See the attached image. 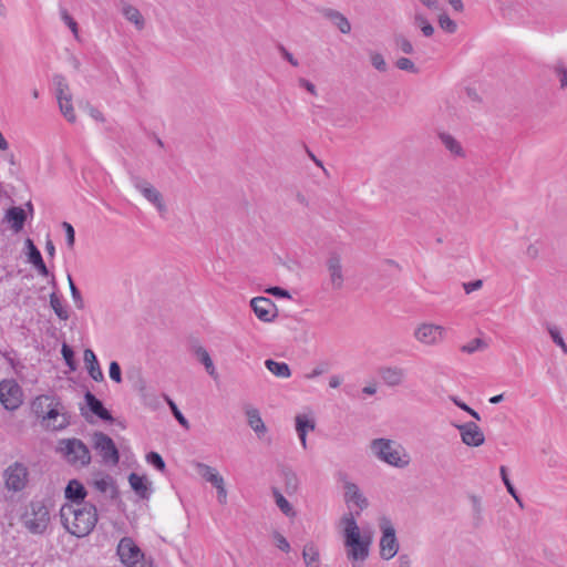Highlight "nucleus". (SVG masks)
<instances>
[{
	"label": "nucleus",
	"instance_id": "dca6fc26",
	"mask_svg": "<svg viewBox=\"0 0 567 567\" xmlns=\"http://www.w3.org/2000/svg\"><path fill=\"white\" fill-rule=\"evenodd\" d=\"M378 374L382 382L391 388L402 385L406 379L405 369L398 365H382L378 369Z\"/></svg>",
	"mask_w": 567,
	"mask_h": 567
},
{
	"label": "nucleus",
	"instance_id": "6ab92c4d",
	"mask_svg": "<svg viewBox=\"0 0 567 567\" xmlns=\"http://www.w3.org/2000/svg\"><path fill=\"white\" fill-rule=\"evenodd\" d=\"M86 496V489L82 483L76 480H72L65 487V498L71 502L70 505L84 504Z\"/></svg>",
	"mask_w": 567,
	"mask_h": 567
},
{
	"label": "nucleus",
	"instance_id": "1a4fd4ad",
	"mask_svg": "<svg viewBox=\"0 0 567 567\" xmlns=\"http://www.w3.org/2000/svg\"><path fill=\"white\" fill-rule=\"evenodd\" d=\"M21 386L13 379H6L0 382V402L4 409L14 411L23 402Z\"/></svg>",
	"mask_w": 567,
	"mask_h": 567
},
{
	"label": "nucleus",
	"instance_id": "c756f323",
	"mask_svg": "<svg viewBox=\"0 0 567 567\" xmlns=\"http://www.w3.org/2000/svg\"><path fill=\"white\" fill-rule=\"evenodd\" d=\"M439 137L442 144L445 146L446 150L450 151L451 154H453L454 156L464 157L465 153L461 143L456 141L451 134L440 133Z\"/></svg>",
	"mask_w": 567,
	"mask_h": 567
},
{
	"label": "nucleus",
	"instance_id": "e2e57ef3",
	"mask_svg": "<svg viewBox=\"0 0 567 567\" xmlns=\"http://www.w3.org/2000/svg\"><path fill=\"white\" fill-rule=\"evenodd\" d=\"M482 286H483V281L481 279L463 284V288L466 293H471L475 290H478L482 288Z\"/></svg>",
	"mask_w": 567,
	"mask_h": 567
},
{
	"label": "nucleus",
	"instance_id": "a18cd8bd",
	"mask_svg": "<svg viewBox=\"0 0 567 567\" xmlns=\"http://www.w3.org/2000/svg\"><path fill=\"white\" fill-rule=\"evenodd\" d=\"M395 47L405 54H413L414 48L409 39L402 34H398L394 38Z\"/></svg>",
	"mask_w": 567,
	"mask_h": 567
},
{
	"label": "nucleus",
	"instance_id": "4d7b16f0",
	"mask_svg": "<svg viewBox=\"0 0 567 567\" xmlns=\"http://www.w3.org/2000/svg\"><path fill=\"white\" fill-rule=\"evenodd\" d=\"M62 227L65 230L66 244H68L69 248H73L74 241H75V231H74L73 226L70 223L64 221L62 224Z\"/></svg>",
	"mask_w": 567,
	"mask_h": 567
},
{
	"label": "nucleus",
	"instance_id": "864d4df0",
	"mask_svg": "<svg viewBox=\"0 0 567 567\" xmlns=\"http://www.w3.org/2000/svg\"><path fill=\"white\" fill-rule=\"evenodd\" d=\"M110 378L116 383L122 382L121 367L116 361H112L109 368Z\"/></svg>",
	"mask_w": 567,
	"mask_h": 567
},
{
	"label": "nucleus",
	"instance_id": "2f4dec72",
	"mask_svg": "<svg viewBox=\"0 0 567 567\" xmlns=\"http://www.w3.org/2000/svg\"><path fill=\"white\" fill-rule=\"evenodd\" d=\"M194 353L198 361L205 367L207 373L210 377H216V369L207 350L202 346H197L194 348Z\"/></svg>",
	"mask_w": 567,
	"mask_h": 567
},
{
	"label": "nucleus",
	"instance_id": "72a5a7b5",
	"mask_svg": "<svg viewBox=\"0 0 567 567\" xmlns=\"http://www.w3.org/2000/svg\"><path fill=\"white\" fill-rule=\"evenodd\" d=\"M50 306L53 309L54 313L62 321H66L69 319V311L63 306V300L58 296L55 291L50 295Z\"/></svg>",
	"mask_w": 567,
	"mask_h": 567
},
{
	"label": "nucleus",
	"instance_id": "a19ab883",
	"mask_svg": "<svg viewBox=\"0 0 567 567\" xmlns=\"http://www.w3.org/2000/svg\"><path fill=\"white\" fill-rule=\"evenodd\" d=\"M164 399L169 406L174 417L177 420V422L185 429L189 427V423L187 419L183 415V413L177 408L176 403L166 394H164Z\"/></svg>",
	"mask_w": 567,
	"mask_h": 567
},
{
	"label": "nucleus",
	"instance_id": "3c124183",
	"mask_svg": "<svg viewBox=\"0 0 567 567\" xmlns=\"http://www.w3.org/2000/svg\"><path fill=\"white\" fill-rule=\"evenodd\" d=\"M395 65H396L398 69H400L402 71H408V72H411V73H417V68L415 66L413 61L408 59V58H400V59H398Z\"/></svg>",
	"mask_w": 567,
	"mask_h": 567
},
{
	"label": "nucleus",
	"instance_id": "49530a36",
	"mask_svg": "<svg viewBox=\"0 0 567 567\" xmlns=\"http://www.w3.org/2000/svg\"><path fill=\"white\" fill-rule=\"evenodd\" d=\"M68 281H69V286H70L71 296H72V299H73L76 308L83 309L84 301H83L82 295H81L80 290L78 289V287L75 286L71 275H68Z\"/></svg>",
	"mask_w": 567,
	"mask_h": 567
},
{
	"label": "nucleus",
	"instance_id": "0e129e2a",
	"mask_svg": "<svg viewBox=\"0 0 567 567\" xmlns=\"http://www.w3.org/2000/svg\"><path fill=\"white\" fill-rule=\"evenodd\" d=\"M267 292L279 298H290L289 291L281 287H270Z\"/></svg>",
	"mask_w": 567,
	"mask_h": 567
},
{
	"label": "nucleus",
	"instance_id": "e433bc0d",
	"mask_svg": "<svg viewBox=\"0 0 567 567\" xmlns=\"http://www.w3.org/2000/svg\"><path fill=\"white\" fill-rule=\"evenodd\" d=\"M413 24L419 28L422 34L426 38H430L434 33L433 25L429 22V20L422 14L416 12L413 18Z\"/></svg>",
	"mask_w": 567,
	"mask_h": 567
},
{
	"label": "nucleus",
	"instance_id": "09e8293b",
	"mask_svg": "<svg viewBox=\"0 0 567 567\" xmlns=\"http://www.w3.org/2000/svg\"><path fill=\"white\" fill-rule=\"evenodd\" d=\"M146 462L156 470L164 472L166 465L163 457L157 452H150L146 455Z\"/></svg>",
	"mask_w": 567,
	"mask_h": 567
},
{
	"label": "nucleus",
	"instance_id": "bb28decb",
	"mask_svg": "<svg viewBox=\"0 0 567 567\" xmlns=\"http://www.w3.org/2000/svg\"><path fill=\"white\" fill-rule=\"evenodd\" d=\"M315 429V422L306 415H297L296 431L303 449L307 447V432Z\"/></svg>",
	"mask_w": 567,
	"mask_h": 567
},
{
	"label": "nucleus",
	"instance_id": "c9c22d12",
	"mask_svg": "<svg viewBox=\"0 0 567 567\" xmlns=\"http://www.w3.org/2000/svg\"><path fill=\"white\" fill-rule=\"evenodd\" d=\"M54 87H55V94L56 99L60 100L64 97L72 96L70 93L69 84L65 80V78L61 74H55L52 79Z\"/></svg>",
	"mask_w": 567,
	"mask_h": 567
},
{
	"label": "nucleus",
	"instance_id": "774afa93",
	"mask_svg": "<svg viewBox=\"0 0 567 567\" xmlns=\"http://www.w3.org/2000/svg\"><path fill=\"white\" fill-rule=\"evenodd\" d=\"M398 567H411V559L409 555L402 554L399 556Z\"/></svg>",
	"mask_w": 567,
	"mask_h": 567
},
{
	"label": "nucleus",
	"instance_id": "603ef678",
	"mask_svg": "<svg viewBox=\"0 0 567 567\" xmlns=\"http://www.w3.org/2000/svg\"><path fill=\"white\" fill-rule=\"evenodd\" d=\"M555 72L559 80L560 87L566 89L567 87V69L565 68V65L563 63H558L555 66Z\"/></svg>",
	"mask_w": 567,
	"mask_h": 567
},
{
	"label": "nucleus",
	"instance_id": "f03ea898",
	"mask_svg": "<svg viewBox=\"0 0 567 567\" xmlns=\"http://www.w3.org/2000/svg\"><path fill=\"white\" fill-rule=\"evenodd\" d=\"M343 525V543L347 558L352 563V567H363L364 560L369 556L371 536L361 534L353 514H347L341 518Z\"/></svg>",
	"mask_w": 567,
	"mask_h": 567
},
{
	"label": "nucleus",
	"instance_id": "58836bf2",
	"mask_svg": "<svg viewBox=\"0 0 567 567\" xmlns=\"http://www.w3.org/2000/svg\"><path fill=\"white\" fill-rule=\"evenodd\" d=\"M274 497L276 505L279 507V509L288 517H292L296 515V512L293 511V507L291 504L286 499V497L277 489H274Z\"/></svg>",
	"mask_w": 567,
	"mask_h": 567
},
{
	"label": "nucleus",
	"instance_id": "ea45409f",
	"mask_svg": "<svg viewBox=\"0 0 567 567\" xmlns=\"http://www.w3.org/2000/svg\"><path fill=\"white\" fill-rule=\"evenodd\" d=\"M282 476H284V481H285L286 492L289 494L297 492L298 485H299V480H298L296 473L291 470H284Z\"/></svg>",
	"mask_w": 567,
	"mask_h": 567
},
{
	"label": "nucleus",
	"instance_id": "393cba45",
	"mask_svg": "<svg viewBox=\"0 0 567 567\" xmlns=\"http://www.w3.org/2000/svg\"><path fill=\"white\" fill-rule=\"evenodd\" d=\"M323 17L329 19L342 33H349L351 31V24L349 20L339 11L333 9H323Z\"/></svg>",
	"mask_w": 567,
	"mask_h": 567
},
{
	"label": "nucleus",
	"instance_id": "b1692460",
	"mask_svg": "<svg viewBox=\"0 0 567 567\" xmlns=\"http://www.w3.org/2000/svg\"><path fill=\"white\" fill-rule=\"evenodd\" d=\"M6 218L11 224L12 230L19 233L24 226L27 214L23 208L13 206L7 210Z\"/></svg>",
	"mask_w": 567,
	"mask_h": 567
},
{
	"label": "nucleus",
	"instance_id": "79ce46f5",
	"mask_svg": "<svg viewBox=\"0 0 567 567\" xmlns=\"http://www.w3.org/2000/svg\"><path fill=\"white\" fill-rule=\"evenodd\" d=\"M547 331H548L553 342L555 344H557L565 354H567V344L564 341L559 329L556 326H548Z\"/></svg>",
	"mask_w": 567,
	"mask_h": 567
},
{
	"label": "nucleus",
	"instance_id": "412c9836",
	"mask_svg": "<svg viewBox=\"0 0 567 567\" xmlns=\"http://www.w3.org/2000/svg\"><path fill=\"white\" fill-rule=\"evenodd\" d=\"M84 363L86 365L87 372L90 377L96 381L101 382L104 380V374L102 372V369L100 367V363L97 361V358L93 350L85 349L84 350Z\"/></svg>",
	"mask_w": 567,
	"mask_h": 567
},
{
	"label": "nucleus",
	"instance_id": "052dcab7",
	"mask_svg": "<svg viewBox=\"0 0 567 567\" xmlns=\"http://www.w3.org/2000/svg\"><path fill=\"white\" fill-rule=\"evenodd\" d=\"M278 50L281 53L282 58L288 61L292 66H298L299 62L297 59L293 58V55L282 45H278Z\"/></svg>",
	"mask_w": 567,
	"mask_h": 567
},
{
	"label": "nucleus",
	"instance_id": "37998d69",
	"mask_svg": "<svg viewBox=\"0 0 567 567\" xmlns=\"http://www.w3.org/2000/svg\"><path fill=\"white\" fill-rule=\"evenodd\" d=\"M499 472H501L502 481L505 484L507 492L515 498V501L522 507L523 506L522 499L519 498L515 487L513 486V484L511 483V481L508 478L507 468L505 466H501Z\"/></svg>",
	"mask_w": 567,
	"mask_h": 567
},
{
	"label": "nucleus",
	"instance_id": "7c9ffc66",
	"mask_svg": "<svg viewBox=\"0 0 567 567\" xmlns=\"http://www.w3.org/2000/svg\"><path fill=\"white\" fill-rule=\"evenodd\" d=\"M306 567H320L319 550L313 543L306 544L302 550Z\"/></svg>",
	"mask_w": 567,
	"mask_h": 567
},
{
	"label": "nucleus",
	"instance_id": "a878e982",
	"mask_svg": "<svg viewBox=\"0 0 567 567\" xmlns=\"http://www.w3.org/2000/svg\"><path fill=\"white\" fill-rule=\"evenodd\" d=\"M122 14L127 21L133 23L138 31L145 28V19L136 7L125 3L122 8Z\"/></svg>",
	"mask_w": 567,
	"mask_h": 567
},
{
	"label": "nucleus",
	"instance_id": "6e6d98bb",
	"mask_svg": "<svg viewBox=\"0 0 567 567\" xmlns=\"http://www.w3.org/2000/svg\"><path fill=\"white\" fill-rule=\"evenodd\" d=\"M61 18L64 21V23L71 29L73 34H78V23L69 14V12L65 9H61Z\"/></svg>",
	"mask_w": 567,
	"mask_h": 567
},
{
	"label": "nucleus",
	"instance_id": "aec40b11",
	"mask_svg": "<svg viewBox=\"0 0 567 567\" xmlns=\"http://www.w3.org/2000/svg\"><path fill=\"white\" fill-rule=\"evenodd\" d=\"M85 403L89 410L103 421H112V414L106 410L101 400H99L93 393L87 391L84 395Z\"/></svg>",
	"mask_w": 567,
	"mask_h": 567
},
{
	"label": "nucleus",
	"instance_id": "9b49d317",
	"mask_svg": "<svg viewBox=\"0 0 567 567\" xmlns=\"http://www.w3.org/2000/svg\"><path fill=\"white\" fill-rule=\"evenodd\" d=\"M28 468L24 464L16 462L6 472V486L13 492L22 491L28 483Z\"/></svg>",
	"mask_w": 567,
	"mask_h": 567
},
{
	"label": "nucleus",
	"instance_id": "bf43d9fd",
	"mask_svg": "<svg viewBox=\"0 0 567 567\" xmlns=\"http://www.w3.org/2000/svg\"><path fill=\"white\" fill-rule=\"evenodd\" d=\"M274 538L276 540V546L285 551V553H288L290 550V544L288 543V540L286 539L285 536H282L280 533L278 532H275L274 533Z\"/></svg>",
	"mask_w": 567,
	"mask_h": 567
},
{
	"label": "nucleus",
	"instance_id": "5701e85b",
	"mask_svg": "<svg viewBox=\"0 0 567 567\" xmlns=\"http://www.w3.org/2000/svg\"><path fill=\"white\" fill-rule=\"evenodd\" d=\"M128 483L132 489L142 499H148L151 495V489L148 487V483L146 477L140 476L136 473H131L128 476Z\"/></svg>",
	"mask_w": 567,
	"mask_h": 567
},
{
	"label": "nucleus",
	"instance_id": "4c0bfd02",
	"mask_svg": "<svg viewBox=\"0 0 567 567\" xmlns=\"http://www.w3.org/2000/svg\"><path fill=\"white\" fill-rule=\"evenodd\" d=\"M58 103H59L60 111L64 115V117L69 122L74 123L76 116H75L73 105H72V96H69V97L63 96V99L60 97V100H58Z\"/></svg>",
	"mask_w": 567,
	"mask_h": 567
},
{
	"label": "nucleus",
	"instance_id": "f257e3e1",
	"mask_svg": "<svg viewBox=\"0 0 567 567\" xmlns=\"http://www.w3.org/2000/svg\"><path fill=\"white\" fill-rule=\"evenodd\" d=\"M60 517L63 527L78 538L90 535L99 519L97 509L91 503L63 505Z\"/></svg>",
	"mask_w": 567,
	"mask_h": 567
},
{
	"label": "nucleus",
	"instance_id": "338daca9",
	"mask_svg": "<svg viewBox=\"0 0 567 567\" xmlns=\"http://www.w3.org/2000/svg\"><path fill=\"white\" fill-rule=\"evenodd\" d=\"M327 371V364H320L316 367L310 373L306 375L307 379H313L319 375H321L323 372Z\"/></svg>",
	"mask_w": 567,
	"mask_h": 567
},
{
	"label": "nucleus",
	"instance_id": "9d476101",
	"mask_svg": "<svg viewBox=\"0 0 567 567\" xmlns=\"http://www.w3.org/2000/svg\"><path fill=\"white\" fill-rule=\"evenodd\" d=\"M131 181L135 189L152 203L159 213L166 210L162 194L150 182L140 176H132Z\"/></svg>",
	"mask_w": 567,
	"mask_h": 567
},
{
	"label": "nucleus",
	"instance_id": "6e6552de",
	"mask_svg": "<svg viewBox=\"0 0 567 567\" xmlns=\"http://www.w3.org/2000/svg\"><path fill=\"white\" fill-rule=\"evenodd\" d=\"M93 449L101 455L105 464L116 465L120 461L118 450L113 440L103 432L92 435Z\"/></svg>",
	"mask_w": 567,
	"mask_h": 567
},
{
	"label": "nucleus",
	"instance_id": "423d86ee",
	"mask_svg": "<svg viewBox=\"0 0 567 567\" xmlns=\"http://www.w3.org/2000/svg\"><path fill=\"white\" fill-rule=\"evenodd\" d=\"M116 553L127 567H152V560L145 558L144 553L131 537H123L120 540Z\"/></svg>",
	"mask_w": 567,
	"mask_h": 567
},
{
	"label": "nucleus",
	"instance_id": "a211bd4d",
	"mask_svg": "<svg viewBox=\"0 0 567 567\" xmlns=\"http://www.w3.org/2000/svg\"><path fill=\"white\" fill-rule=\"evenodd\" d=\"M327 268L330 275V281L334 289H340L343 284V275L340 256L331 254L327 260Z\"/></svg>",
	"mask_w": 567,
	"mask_h": 567
},
{
	"label": "nucleus",
	"instance_id": "f8f14e48",
	"mask_svg": "<svg viewBox=\"0 0 567 567\" xmlns=\"http://www.w3.org/2000/svg\"><path fill=\"white\" fill-rule=\"evenodd\" d=\"M382 537L380 539V555L383 559L393 558L399 550V543L395 537V529L389 522L381 524Z\"/></svg>",
	"mask_w": 567,
	"mask_h": 567
},
{
	"label": "nucleus",
	"instance_id": "de8ad7c7",
	"mask_svg": "<svg viewBox=\"0 0 567 567\" xmlns=\"http://www.w3.org/2000/svg\"><path fill=\"white\" fill-rule=\"evenodd\" d=\"M61 354L70 370L74 371L76 369V363L74 360V351L72 350V348L66 343H63L61 348Z\"/></svg>",
	"mask_w": 567,
	"mask_h": 567
},
{
	"label": "nucleus",
	"instance_id": "473e14b6",
	"mask_svg": "<svg viewBox=\"0 0 567 567\" xmlns=\"http://www.w3.org/2000/svg\"><path fill=\"white\" fill-rule=\"evenodd\" d=\"M266 368L278 378H289L291 375V371L289 365L286 362H278L272 359H267L265 361Z\"/></svg>",
	"mask_w": 567,
	"mask_h": 567
},
{
	"label": "nucleus",
	"instance_id": "4468645a",
	"mask_svg": "<svg viewBox=\"0 0 567 567\" xmlns=\"http://www.w3.org/2000/svg\"><path fill=\"white\" fill-rule=\"evenodd\" d=\"M444 328L433 323H422L415 331V339L426 346L439 343L443 339Z\"/></svg>",
	"mask_w": 567,
	"mask_h": 567
},
{
	"label": "nucleus",
	"instance_id": "5fc2aeb1",
	"mask_svg": "<svg viewBox=\"0 0 567 567\" xmlns=\"http://www.w3.org/2000/svg\"><path fill=\"white\" fill-rule=\"evenodd\" d=\"M371 63L372 65L381 72L386 71V63L382 54L380 53H372L371 54Z\"/></svg>",
	"mask_w": 567,
	"mask_h": 567
},
{
	"label": "nucleus",
	"instance_id": "ddd939ff",
	"mask_svg": "<svg viewBox=\"0 0 567 567\" xmlns=\"http://www.w3.org/2000/svg\"><path fill=\"white\" fill-rule=\"evenodd\" d=\"M250 307L256 317L264 322H271L278 315L276 305L267 297H255L250 300Z\"/></svg>",
	"mask_w": 567,
	"mask_h": 567
},
{
	"label": "nucleus",
	"instance_id": "f3484780",
	"mask_svg": "<svg viewBox=\"0 0 567 567\" xmlns=\"http://www.w3.org/2000/svg\"><path fill=\"white\" fill-rule=\"evenodd\" d=\"M343 481L344 501L347 504L355 505L360 511L369 506L367 497L361 493L359 486L352 482L347 481V475L341 474Z\"/></svg>",
	"mask_w": 567,
	"mask_h": 567
},
{
	"label": "nucleus",
	"instance_id": "f704fd0d",
	"mask_svg": "<svg viewBox=\"0 0 567 567\" xmlns=\"http://www.w3.org/2000/svg\"><path fill=\"white\" fill-rule=\"evenodd\" d=\"M94 486L101 493H107L110 491L111 498H116L118 496V491H117L116 486L114 485L113 478L110 476L103 477L101 480H96L94 482Z\"/></svg>",
	"mask_w": 567,
	"mask_h": 567
},
{
	"label": "nucleus",
	"instance_id": "7ed1b4c3",
	"mask_svg": "<svg viewBox=\"0 0 567 567\" xmlns=\"http://www.w3.org/2000/svg\"><path fill=\"white\" fill-rule=\"evenodd\" d=\"M31 409L38 417L45 422V426L53 431L63 430L70 424L64 406L53 396H37L31 403Z\"/></svg>",
	"mask_w": 567,
	"mask_h": 567
},
{
	"label": "nucleus",
	"instance_id": "39448f33",
	"mask_svg": "<svg viewBox=\"0 0 567 567\" xmlns=\"http://www.w3.org/2000/svg\"><path fill=\"white\" fill-rule=\"evenodd\" d=\"M50 519L49 507L40 499L31 501L21 516L23 526L34 535L43 534L50 524Z\"/></svg>",
	"mask_w": 567,
	"mask_h": 567
},
{
	"label": "nucleus",
	"instance_id": "20e7f679",
	"mask_svg": "<svg viewBox=\"0 0 567 567\" xmlns=\"http://www.w3.org/2000/svg\"><path fill=\"white\" fill-rule=\"evenodd\" d=\"M370 450L379 461L396 468H405L411 462L406 450L400 443L390 439L372 440Z\"/></svg>",
	"mask_w": 567,
	"mask_h": 567
},
{
	"label": "nucleus",
	"instance_id": "69168bd1",
	"mask_svg": "<svg viewBox=\"0 0 567 567\" xmlns=\"http://www.w3.org/2000/svg\"><path fill=\"white\" fill-rule=\"evenodd\" d=\"M298 84H299V86H301L305 90H307L310 94H312L315 96L317 95V89H316L315 84L311 83L310 81H308V80H306L303 78H300L298 80Z\"/></svg>",
	"mask_w": 567,
	"mask_h": 567
},
{
	"label": "nucleus",
	"instance_id": "13d9d810",
	"mask_svg": "<svg viewBox=\"0 0 567 567\" xmlns=\"http://www.w3.org/2000/svg\"><path fill=\"white\" fill-rule=\"evenodd\" d=\"M540 254V245L539 243L529 244L525 250V255L528 259L535 260L539 257Z\"/></svg>",
	"mask_w": 567,
	"mask_h": 567
},
{
	"label": "nucleus",
	"instance_id": "c85d7f7f",
	"mask_svg": "<svg viewBox=\"0 0 567 567\" xmlns=\"http://www.w3.org/2000/svg\"><path fill=\"white\" fill-rule=\"evenodd\" d=\"M197 468L199 475L209 482L214 487H217L224 483L223 476L219 475V473L209 465L198 463Z\"/></svg>",
	"mask_w": 567,
	"mask_h": 567
},
{
	"label": "nucleus",
	"instance_id": "0eeeda50",
	"mask_svg": "<svg viewBox=\"0 0 567 567\" xmlns=\"http://www.w3.org/2000/svg\"><path fill=\"white\" fill-rule=\"evenodd\" d=\"M59 450L74 466H86L91 462L89 447L79 439H65L59 443Z\"/></svg>",
	"mask_w": 567,
	"mask_h": 567
},
{
	"label": "nucleus",
	"instance_id": "c03bdc74",
	"mask_svg": "<svg viewBox=\"0 0 567 567\" xmlns=\"http://www.w3.org/2000/svg\"><path fill=\"white\" fill-rule=\"evenodd\" d=\"M487 348V343L480 338L471 340L468 343L462 346L461 351L465 353H474Z\"/></svg>",
	"mask_w": 567,
	"mask_h": 567
},
{
	"label": "nucleus",
	"instance_id": "2eb2a0df",
	"mask_svg": "<svg viewBox=\"0 0 567 567\" xmlns=\"http://www.w3.org/2000/svg\"><path fill=\"white\" fill-rule=\"evenodd\" d=\"M456 429L461 434L462 442L467 446H481L485 441L484 433L475 422L458 424Z\"/></svg>",
	"mask_w": 567,
	"mask_h": 567
},
{
	"label": "nucleus",
	"instance_id": "cd10ccee",
	"mask_svg": "<svg viewBox=\"0 0 567 567\" xmlns=\"http://www.w3.org/2000/svg\"><path fill=\"white\" fill-rule=\"evenodd\" d=\"M247 422L248 425L254 430V432L261 436L267 432V427L260 416V413L257 409L250 408L246 410Z\"/></svg>",
	"mask_w": 567,
	"mask_h": 567
},
{
	"label": "nucleus",
	"instance_id": "8fccbe9b",
	"mask_svg": "<svg viewBox=\"0 0 567 567\" xmlns=\"http://www.w3.org/2000/svg\"><path fill=\"white\" fill-rule=\"evenodd\" d=\"M439 24L447 33H454L457 29L455 21H453L446 13H441L439 16Z\"/></svg>",
	"mask_w": 567,
	"mask_h": 567
},
{
	"label": "nucleus",
	"instance_id": "680f3d73",
	"mask_svg": "<svg viewBox=\"0 0 567 567\" xmlns=\"http://www.w3.org/2000/svg\"><path fill=\"white\" fill-rule=\"evenodd\" d=\"M453 402L455 403V405H457L460 409L466 411L471 416H473L474 419L476 420H481V416L480 414L473 410L472 408H470L467 404H465L464 402L457 400L456 398L453 399Z\"/></svg>",
	"mask_w": 567,
	"mask_h": 567
},
{
	"label": "nucleus",
	"instance_id": "4be33fe9",
	"mask_svg": "<svg viewBox=\"0 0 567 567\" xmlns=\"http://www.w3.org/2000/svg\"><path fill=\"white\" fill-rule=\"evenodd\" d=\"M28 247V259L37 268L40 275L49 276V270L43 261L40 250L34 246L31 239L25 240Z\"/></svg>",
	"mask_w": 567,
	"mask_h": 567
}]
</instances>
